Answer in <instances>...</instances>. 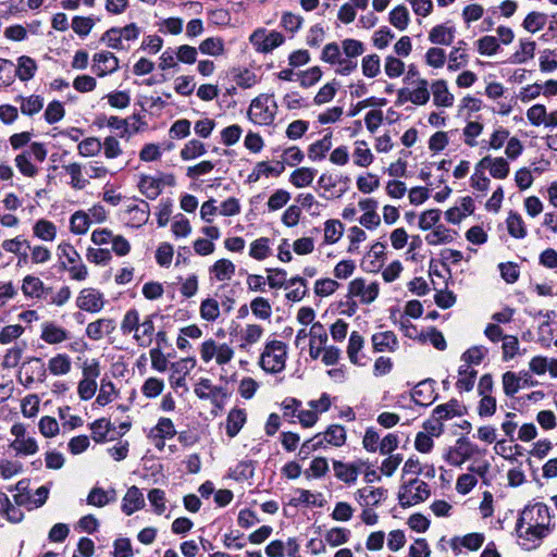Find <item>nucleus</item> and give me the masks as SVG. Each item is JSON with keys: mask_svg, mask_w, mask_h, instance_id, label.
<instances>
[{"mask_svg": "<svg viewBox=\"0 0 557 557\" xmlns=\"http://www.w3.org/2000/svg\"><path fill=\"white\" fill-rule=\"evenodd\" d=\"M550 517L546 505L535 504L523 509L517 523L519 537L541 540L548 532Z\"/></svg>", "mask_w": 557, "mask_h": 557, "instance_id": "1", "label": "nucleus"}, {"mask_svg": "<svg viewBox=\"0 0 557 557\" xmlns=\"http://www.w3.org/2000/svg\"><path fill=\"white\" fill-rule=\"evenodd\" d=\"M277 104L272 95H260L255 98L249 107L250 121L259 125H270L276 115Z\"/></svg>", "mask_w": 557, "mask_h": 557, "instance_id": "2", "label": "nucleus"}, {"mask_svg": "<svg viewBox=\"0 0 557 557\" xmlns=\"http://www.w3.org/2000/svg\"><path fill=\"white\" fill-rule=\"evenodd\" d=\"M286 347L280 341H272L264 347L260 357L261 368L270 373L281 372L285 368Z\"/></svg>", "mask_w": 557, "mask_h": 557, "instance_id": "3", "label": "nucleus"}, {"mask_svg": "<svg viewBox=\"0 0 557 557\" xmlns=\"http://www.w3.org/2000/svg\"><path fill=\"white\" fill-rule=\"evenodd\" d=\"M200 357L205 363L212 360L219 366L231 362L234 358V349L226 343H218L212 338L205 341L200 346Z\"/></svg>", "mask_w": 557, "mask_h": 557, "instance_id": "4", "label": "nucleus"}, {"mask_svg": "<svg viewBox=\"0 0 557 557\" xmlns=\"http://www.w3.org/2000/svg\"><path fill=\"white\" fill-rule=\"evenodd\" d=\"M430 495L429 485L424 481L413 479L400 487L398 499L401 507H410L424 502Z\"/></svg>", "mask_w": 557, "mask_h": 557, "instance_id": "5", "label": "nucleus"}, {"mask_svg": "<svg viewBox=\"0 0 557 557\" xmlns=\"http://www.w3.org/2000/svg\"><path fill=\"white\" fill-rule=\"evenodd\" d=\"M59 250L70 264L66 269L71 277L76 281H84L87 277L88 271L86 265L81 262V257L75 248L67 243H63L59 245Z\"/></svg>", "mask_w": 557, "mask_h": 557, "instance_id": "6", "label": "nucleus"}, {"mask_svg": "<svg viewBox=\"0 0 557 557\" xmlns=\"http://www.w3.org/2000/svg\"><path fill=\"white\" fill-rule=\"evenodd\" d=\"M257 51L267 53L281 46L284 41V36L277 32L267 34L264 29H257L249 38Z\"/></svg>", "mask_w": 557, "mask_h": 557, "instance_id": "7", "label": "nucleus"}, {"mask_svg": "<svg viewBox=\"0 0 557 557\" xmlns=\"http://www.w3.org/2000/svg\"><path fill=\"white\" fill-rule=\"evenodd\" d=\"M349 295L359 297L363 304H371L379 295V285L374 282L366 285L363 278H355L349 284Z\"/></svg>", "mask_w": 557, "mask_h": 557, "instance_id": "8", "label": "nucleus"}, {"mask_svg": "<svg viewBox=\"0 0 557 557\" xmlns=\"http://www.w3.org/2000/svg\"><path fill=\"white\" fill-rule=\"evenodd\" d=\"M77 307L88 312H98L103 308L102 294L92 288H85L76 300Z\"/></svg>", "mask_w": 557, "mask_h": 557, "instance_id": "9", "label": "nucleus"}, {"mask_svg": "<svg viewBox=\"0 0 557 557\" xmlns=\"http://www.w3.org/2000/svg\"><path fill=\"white\" fill-rule=\"evenodd\" d=\"M94 72L102 77L119 70V59L109 51L96 53L92 58Z\"/></svg>", "mask_w": 557, "mask_h": 557, "instance_id": "10", "label": "nucleus"}, {"mask_svg": "<svg viewBox=\"0 0 557 557\" xmlns=\"http://www.w3.org/2000/svg\"><path fill=\"white\" fill-rule=\"evenodd\" d=\"M386 496V490L382 487L373 488L371 486L359 488L355 498L361 507L369 508L377 506Z\"/></svg>", "mask_w": 557, "mask_h": 557, "instance_id": "11", "label": "nucleus"}, {"mask_svg": "<svg viewBox=\"0 0 557 557\" xmlns=\"http://www.w3.org/2000/svg\"><path fill=\"white\" fill-rule=\"evenodd\" d=\"M310 348L309 355L312 359H318L324 349L322 345H325L327 342V334L320 322H315L312 324L310 332Z\"/></svg>", "mask_w": 557, "mask_h": 557, "instance_id": "12", "label": "nucleus"}, {"mask_svg": "<svg viewBox=\"0 0 557 557\" xmlns=\"http://www.w3.org/2000/svg\"><path fill=\"white\" fill-rule=\"evenodd\" d=\"M413 401L420 406H428L435 399L434 381L425 380L418 383L411 394Z\"/></svg>", "mask_w": 557, "mask_h": 557, "instance_id": "13", "label": "nucleus"}, {"mask_svg": "<svg viewBox=\"0 0 557 557\" xmlns=\"http://www.w3.org/2000/svg\"><path fill=\"white\" fill-rule=\"evenodd\" d=\"M176 434L174 424L169 418H160L157 425L150 431V437L153 440H159V443L156 444L158 448H162L164 446L165 438H172Z\"/></svg>", "mask_w": 557, "mask_h": 557, "instance_id": "14", "label": "nucleus"}, {"mask_svg": "<svg viewBox=\"0 0 557 557\" xmlns=\"http://www.w3.org/2000/svg\"><path fill=\"white\" fill-rule=\"evenodd\" d=\"M195 366V360L183 359L178 362H174L171 366L172 374L170 376V383L173 387L185 386V376L188 374L189 369Z\"/></svg>", "mask_w": 557, "mask_h": 557, "instance_id": "15", "label": "nucleus"}, {"mask_svg": "<svg viewBox=\"0 0 557 557\" xmlns=\"http://www.w3.org/2000/svg\"><path fill=\"white\" fill-rule=\"evenodd\" d=\"M144 505L145 498L140 490L137 486L129 487L123 498L122 510L129 516Z\"/></svg>", "mask_w": 557, "mask_h": 557, "instance_id": "16", "label": "nucleus"}, {"mask_svg": "<svg viewBox=\"0 0 557 557\" xmlns=\"http://www.w3.org/2000/svg\"><path fill=\"white\" fill-rule=\"evenodd\" d=\"M67 332L53 322H47L42 325L40 338L48 344H60L67 339Z\"/></svg>", "mask_w": 557, "mask_h": 557, "instance_id": "17", "label": "nucleus"}, {"mask_svg": "<svg viewBox=\"0 0 557 557\" xmlns=\"http://www.w3.org/2000/svg\"><path fill=\"white\" fill-rule=\"evenodd\" d=\"M114 322L110 319H99L91 322L86 327V334L94 341L101 339L106 334H110L114 330Z\"/></svg>", "mask_w": 557, "mask_h": 557, "instance_id": "18", "label": "nucleus"}, {"mask_svg": "<svg viewBox=\"0 0 557 557\" xmlns=\"http://www.w3.org/2000/svg\"><path fill=\"white\" fill-rule=\"evenodd\" d=\"M455 38V28L444 24L434 26L429 33V40L434 45L449 46Z\"/></svg>", "mask_w": 557, "mask_h": 557, "instance_id": "19", "label": "nucleus"}, {"mask_svg": "<svg viewBox=\"0 0 557 557\" xmlns=\"http://www.w3.org/2000/svg\"><path fill=\"white\" fill-rule=\"evenodd\" d=\"M375 351H393L397 346V338L391 331L380 332L372 335L371 338Z\"/></svg>", "mask_w": 557, "mask_h": 557, "instance_id": "20", "label": "nucleus"}, {"mask_svg": "<svg viewBox=\"0 0 557 557\" xmlns=\"http://www.w3.org/2000/svg\"><path fill=\"white\" fill-rule=\"evenodd\" d=\"M15 101L20 103V110L25 115L37 114L42 110L45 103L44 98L38 95L18 96Z\"/></svg>", "mask_w": 557, "mask_h": 557, "instance_id": "21", "label": "nucleus"}, {"mask_svg": "<svg viewBox=\"0 0 557 557\" xmlns=\"http://www.w3.org/2000/svg\"><path fill=\"white\" fill-rule=\"evenodd\" d=\"M433 94V101L438 107H451L454 103V96L448 91L446 82L436 81L431 86Z\"/></svg>", "mask_w": 557, "mask_h": 557, "instance_id": "22", "label": "nucleus"}, {"mask_svg": "<svg viewBox=\"0 0 557 557\" xmlns=\"http://www.w3.org/2000/svg\"><path fill=\"white\" fill-rule=\"evenodd\" d=\"M263 327L258 324H247L240 332L239 348L246 350L248 346L258 343L263 335Z\"/></svg>", "mask_w": 557, "mask_h": 557, "instance_id": "23", "label": "nucleus"}, {"mask_svg": "<svg viewBox=\"0 0 557 557\" xmlns=\"http://www.w3.org/2000/svg\"><path fill=\"white\" fill-rule=\"evenodd\" d=\"M126 213L129 215L128 223L139 227L149 219V205L146 201H141L140 205L129 206Z\"/></svg>", "mask_w": 557, "mask_h": 557, "instance_id": "24", "label": "nucleus"}, {"mask_svg": "<svg viewBox=\"0 0 557 557\" xmlns=\"http://www.w3.org/2000/svg\"><path fill=\"white\" fill-rule=\"evenodd\" d=\"M246 422V412L244 409L234 408L228 412L226 420V433L234 437L242 430Z\"/></svg>", "mask_w": 557, "mask_h": 557, "instance_id": "25", "label": "nucleus"}, {"mask_svg": "<svg viewBox=\"0 0 557 557\" xmlns=\"http://www.w3.org/2000/svg\"><path fill=\"white\" fill-rule=\"evenodd\" d=\"M22 292L26 297L40 298L45 293L42 281L34 275H26L22 281Z\"/></svg>", "mask_w": 557, "mask_h": 557, "instance_id": "26", "label": "nucleus"}, {"mask_svg": "<svg viewBox=\"0 0 557 557\" xmlns=\"http://www.w3.org/2000/svg\"><path fill=\"white\" fill-rule=\"evenodd\" d=\"M115 500V491H104L100 487H94L88 496L87 504L96 507H103L107 504Z\"/></svg>", "mask_w": 557, "mask_h": 557, "instance_id": "27", "label": "nucleus"}, {"mask_svg": "<svg viewBox=\"0 0 557 557\" xmlns=\"http://www.w3.org/2000/svg\"><path fill=\"white\" fill-rule=\"evenodd\" d=\"M48 369L53 375H65L72 369L71 358L65 354H59L48 361Z\"/></svg>", "mask_w": 557, "mask_h": 557, "instance_id": "28", "label": "nucleus"}, {"mask_svg": "<svg viewBox=\"0 0 557 557\" xmlns=\"http://www.w3.org/2000/svg\"><path fill=\"white\" fill-rule=\"evenodd\" d=\"M332 148V134L327 133L324 137L309 146L308 157L311 160H322L325 153Z\"/></svg>", "mask_w": 557, "mask_h": 557, "instance_id": "29", "label": "nucleus"}, {"mask_svg": "<svg viewBox=\"0 0 557 557\" xmlns=\"http://www.w3.org/2000/svg\"><path fill=\"white\" fill-rule=\"evenodd\" d=\"M139 331L134 334V339L141 347H148L151 344V337L154 332V324L151 317H147L139 323Z\"/></svg>", "mask_w": 557, "mask_h": 557, "instance_id": "30", "label": "nucleus"}, {"mask_svg": "<svg viewBox=\"0 0 557 557\" xmlns=\"http://www.w3.org/2000/svg\"><path fill=\"white\" fill-rule=\"evenodd\" d=\"M34 235L41 240L52 242L57 236L55 225L48 220H38L33 227Z\"/></svg>", "mask_w": 557, "mask_h": 557, "instance_id": "31", "label": "nucleus"}, {"mask_svg": "<svg viewBox=\"0 0 557 557\" xmlns=\"http://www.w3.org/2000/svg\"><path fill=\"white\" fill-rule=\"evenodd\" d=\"M36 70L37 64L34 59L27 55H22L18 58L16 75L21 81L26 82L33 78Z\"/></svg>", "mask_w": 557, "mask_h": 557, "instance_id": "32", "label": "nucleus"}, {"mask_svg": "<svg viewBox=\"0 0 557 557\" xmlns=\"http://www.w3.org/2000/svg\"><path fill=\"white\" fill-rule=\"evenodd\" d=\"M333 469L335 476L345 483H354L358 476V469L354 465H346L342 461H334Z\"/></svg>", "mask_w": 557, "mask_h": 557, "instance_id": "33", "label": "nucleus"}, {"mask_svg": "<svg viewBox=\"0 0 557 557\" xmlns=\"http://www.w3.org/2000/svg\"><path fill=\"white\" fill-rule=\"evenodd\" d=\"M218 281H228L235 273V265L231 260L220 259L211 268Z\"/></svg>", "mask_w": 557, "mask_h": 557, "instance_id": "34", "label": "nucleus"}, {"mask_svg": "<svg viewBox=\"0 0 557 557\" xmlns=\"http://www.w3.org/2000/svg\"><path fill=\"white\" fill-rule=\"evenodd\" d=\"M508 233L515 238H523L527 235V228L520 214L510 212L507 218Z\"/></svg>", "mask_w": 557, "mask_h": 557, "instance_id": "35", "label": "nucleus"}, {"mask_svg": "<svg viewBox=\"0 0 557 557\" xmlns=\"http://www.w3.org/2000/svg\"><path fill=\"white\" fill-rule=\"evenodd\" d=\"M535 41L521 39L520 40V50L517 51L512 55L511 63L513 64H521L524 63L527 60L532 59L535 53Z\"/></svg>", "mask_w": 557, "mask_h": 557, "instance_id": "36", "label": "nucleus"}, {"mask_svg": "<svg viewBox=\"0 0 557 557\" xmlns=\"http://www.w3.org/2000/svg\"><path fill=\"white\" fill-rule=\"evenodd\" d=\"M522 376L515 372L507 371L503 374V388L508 397H512L521 387Z\"/></svg>", "mask_w": 557, "mask_h": 557, "instance_id": "37", "label": "nucleus"}, {"mask_svg": "<svg viewBox=\"0 0 557 557\" xmlns=\"http://www.w3.org/2000/svg\"><path fill=\"white\" fill-rule=\"evenodd\" d=\"M315 176V171L310 168H300L290 175V183L298 188L309 186Z\"/></svg>", "mask_w": 557, "mask_h": 557, "instance_id": "38", "label": "nucleus"}, {"mask_svg": "<svg viewBox=\"0 0 557 557\" xmlns=\"http://www.w3.org/2000/svg\"><path fill=\"white\" fill-rule=\"evenodd\" d=\"M140 191L149 199H154L159 196L161 191V183L160 181L151 177V176H143L139 182Z\"/></svg>", "mask_w": 557, "mask_h": 557, "instance_id": "39", "label": "nucleus"}, {"mask_svg": "<svg viewBox=\"0 0 557 557\" xmlns=\"http://www.w3.org/2000/svg\"><path fill=\"white\" fill-rule=\"evenodd\" d=\"M476 376V371L470 369L469 366H461L459 368V379L456 383L457 388L463 391H471L474 386V380Z\"/></svg>", "mask_w": 557, "mask_h": 557, "instance_id": "40", "label": "nucleus"}, {"mask_svg": "<svg viewBox=\"0 0 557 557\" xmlns=\"http://www.w3.org/2000/svg\"><path fill=\"white\" fill-rule=\"evenodd\" d=\"M355 163L359 166L366 168L373 162V154L367 147L366 141H357L354 151Z\"/></svg>", "mask_w": 557, "mask_h": 557, "instance_id": "41", "label": "nucleus"}, {"mask_svg": "<svg viewBox=\"0 0 557 557\" xmlns=\"http://www.w3.org/2000/svg\"><path fill=\"white\" fill-rule=\"evenodd\" d=\"M199 50L213 57L222 55L224 53V42L221 38H207L200 44Z\"/></svg>", "mask_w": 557, "mask_h": 557, "instance_id": "42", "label": "nucleus"}, {"mask_svg": "<svg viewBox=\"0 0 557 557\" xmlns=\"http://www.w3.org/2000/svg\"><path fill=\"white\" fill-rule=\"evenodd\" d=\"M364 339L358 332H352L349 336L347 355L354 364L358 363V354L363 348Z\"/></svg>", "mask_w": 557, "mask_h": 557, "instance_id": "43", "label": "nucleus"}, {"mask_svg": "<svg viewBox=\"0 0 557 557\" xmlns=\"http://www.w3.org/2000/svg\"><path fill=\"white\" fill-rule=\"evenodd\" d=\"M220 315L219 302L213 298L205 299L200 305V317L206 321H214Z\"/></svg>", "mask_w": 557, "mask_h": 557, "instance_id": "44", "label": "nucleus"}, {"mask_svg": "<svg viewBox=\"0 0 557 557\" xmlns=\"http://www.w3.org/2000/svg\"><path fill=\"white\" fill-rule=\"evenodd\" d=\"M326 444L342 446L346 441V431L342 425H331L324 433Z\"/></svg>", "mask_w": 557, "mask_h": 557, "instance_id": "45", "label": "nucleus"}, {"mask_svg": "<svg viewBox=\"0 0 557 557\" xmlns=\"http://www.w3.org/2000/svg\"><path fill=\"white\" fill-rule=\"evenodd\" d=\"M206 153L205 145L197 139L188 141L181 150V158L183 160H191Z\"/></svg>", "mask_w": 557, "mask_h": 557, "instance_id": "46", "label": "nucleus"}, {"mask_svg": "<svg viewBox=\"0 0 557 557\" xmlns=\"http://www.w3.org/2000/svg\"><path fill=\"white\" fill-rule=\"evenodd\" d=\"M344 226L337 220H329L325 222L324 240L329 244L336 243L343 235Z\"/></svg>", "mask_w": 557, "mask_h": 557, "instance_id": "47", "label": "nucleus"}, {"mask_svg": "<svg viewBox=\"0 0 557 557\" xmlns=\"http://www.w3.org/2000/svg\"><path fill=\"white\" fill-rule=\"evenodd\" d=\"M350 531L345 528H332L325 534V541L329 545L336 547L346 543Z\"/></svg>", "mask_w": 557, "mask_h": 557, "instance_id": "48", "label": "nucleus"}, {"mask_svg": "<svg viewBox=\"0 0 557 557\" xmlns=\"http://www.w3.org/2000/svg\"><path fill=\"white\" fill-rule=\"evenodd\" d=\"M252 313L261 319L268 320L272 314L271 305L268 299L263 297H257L250 302Z\"/></svg>", "mask_w": 557, "mask_h": 557, "instance_id": "49", "label": "nucleus"}, {"mask_svg": "<svg viewBox=\"0 0 557 557\" xmlns=\"http://www.w3.org/2000/svg\"><path fill=\"white\" fill-rule=\"evenodd\" d=\"M389 22L396 28L404 30L408 26L409 12L403 7L398 5L389 13Z\"/></svg>", "mask_w": 557, "mask_h": 557, "instance_id": "50", "label": "nucleus"}, {"mask_svg": "<svg viewBox=\"0 0 557 557\" xmlns=\"http://www.w3.org/2000/svg\"><path fill=\"white\" fill-rule=\"evenodd\" d=\"M121 330L123 334H129V333H136V331H139V313L137 310L132 309L128 310L121 323Z\"/></svg>", "mask_w": 557, "mask_h": 557, "instance_id": "51", "label": "nucleus"}, {"mask_svg": "<svg viewBox=\"0 0 557 557\" xmlns=\"http://www.w3.org/2000/svg\"><path fill=\"white\" fill-rule=\"evenodd\" d=\"M2 248L8 252L17 256L18 253H22V250L30 249V244L23 236H16L15 238L3 240Z\"/></svg>", "mask_w": 557, "mask_h": 557, "instance_id": "52", "label": "nucleus"}, {"mask_svg": "<svg viewBox=\"0 0 557 557\" xmlns=\"http://www.w3.org/2000/svg\"><path fill=\"white\" fill-rule=\"evenodd\" d=\"M66 173L71 176L72 187L75 189H83L87 181L83 178L82 165L78 163H71L63 166Z\"/></svg>", "mask_w": 557, "mask_h": 557, "instance_id": "53", "label": "nucleus"}, {"mask_svg": "<svg viewBox=\"0 0 557 557\" xmlns=\"http://www.w3.org/2000/svg\"><path fill=\"white\" fill-rule=\"evenodd\" d=\"M11 447L18 454L23 455H34L38 450L37 443L32 437L15 438L11 444Z\"/></svg>", "mask_w": 557, "mask_h": 557, "instance_id": "54", "label": "nucleus"}, {"mask_svg": "<svg viewBox=\"0 0 557 557\" xmlns=\"http://www.w3.org/2000/svg\"><path fill=\"white\" fill-rule=\"evenodd\" d=\"M299 284L296 288H293L286 294V298L292 301H299L306 295V281L301 277H293L288 281L286 288L293 287Z\"/></svg>", "mask_w": 557, "mask_h": 557, "instance_id": "55", "label": "nucleus"}, {"mask_svg": "<svg viewBox=\"0 0 557 557\" xmlns=\"http://www.w3.org/2000/svg\"><path fill=\"white\" fill-rule=\"evenodd\" d=\"M487 349L483 346H474L462 354L461 360L466 363L465 366L471 367V364H480L485 357Z\"/></svg>", "mask_w": 557, "mask_h": 557, "instance_id": "56", "label": "nucleus"}, {"mask_svg": "<svg viewBox=\"0 0 557 557\" xmlns=\"http://www.w3.org/2000/svg\"><path fill=\"white\" fill-rule=\"evenodd\" d=\"M546 17L543 13L531 12L523 21V27L531 33L542 29L545 25Z\"/></svg>", "mask_w": 557, "mask_h": 557, "instance_id": "57", "label": "nucleus"}, {"mask_svg": "<svg viewBox=\"0 0 557 557\" xmlns=\"http://www.w3.org/2000/svg\"><path fill=\"white\" fill-rule=\"evenodd\" d=\"M381 63L377 54H370L362 59V73L367 77H375L380 73Z\"/></svg>", "mask_w": 557, "mask_h": 557, "instance_id": "58", "label": "nucleus"}, {"mask_svg": "<svg viewBox=\"0 0 557 557\" xmlns=\"http://www.w3.org/2000/svg\"><path fill=\"white\" fill-rule=\"evenodd\" d=\"M342 48L345 55L349 59H355L364 52V45L357 39H345L342 41Z\"/></svg>", "mask_w": 557, "mask_h": 557, "instance_id": "59", "label": "nucleus"}, {"mask_svg": "<svg viewBox=\"0 0 557 557\" xmlns=\"http://www.w3.org/2000/svg\"><path fill=\"white\" fill-rule=\"evenodd\" d=\"M499 49V44L494 36H484L478 40V50L481 54L493 55Z\"/></svg>", "mask_w": 557, "mask_h": 557, "instance_id": "60", "label": "nucleus"}, {"mask_svg": "<svg viewBox=\"0 0 557 557\" xmlns=\"http://www.w3.org/2000/svg\"><path fill=\"white\" fill-rule=\"evenodd\" d=\"M414 104H424L430 99V92L428 89V83L424 79L419 82V86L413 89L408 98Z\"/></svg>", "mask_w": 557, "mask_h": 557, "instance_id": "61", "label": "nucleus"}, {"mask_svg": "<svg viewBox=\"0 0 557 557\" xmlns=\"http://www.w3.org/2000/svg\"><path fill=\"white\" fill-rule=\"evenodd\" d=\"M15 164L20 172L25 176L33 177L37 174V169L30 162L29 156L26 152L16 156Z\"/></svg>", "mask_w": 557, "mask_h": 557, "instance_id": "62", "label": "nucleus"}, {"mask_svg": "<svg viewBox=\"0 0 557 557\" xmlns=\"http://www.w3.org/2000/svg\"><path fill=\"white\" fill-rule=\"evenodd\" d=\"M89 216L84 212H75L71 218V231L76 234H84L89 228Z\"/></svg>", "mask_w": 557, "mask_h": 557, "instance_id": "63", "label": "nucleus"}, {"mask_svg": "<svg viewBox=\"0 0 557 557\" xmlns=\"http://www.w3.org/2000/svg\"><path fill=\"white\" fill-rule=\"evenodd\" d=\"M163 381L156 377H149L145 381L141 387V392L146 397L152 398L160 395L163 391Z\"/></svg>", "mask_w": 557, "mask_h": 557, "instance_id": "64", "label": "nucleus"}]
</instances>
